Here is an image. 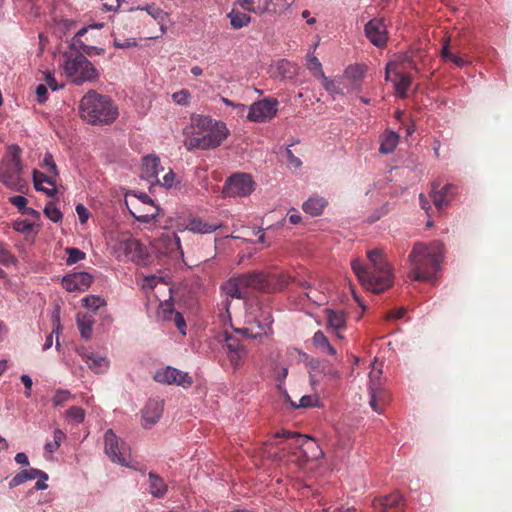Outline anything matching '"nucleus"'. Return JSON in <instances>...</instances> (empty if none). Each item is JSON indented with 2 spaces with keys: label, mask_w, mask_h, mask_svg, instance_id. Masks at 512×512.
Listing matches in <instances>:
<instances>
[{
  "label": "nucleus",
  "mask_w": 512,
  "mask_h": 512,
  "mask_svg": "<svg viewBox=\"0 0 512 512\" xmlns=\"http://www.w3.org/2000/svg\"><path fill=\"white\" fill-rule=\"evenodd\" d=\"M327 328L330 330H343L346 328L347 324V315L343 310H334L331 308H326L323 311Z\"/></svg>",
  "instance_id": "obj_25"
},
{
  "label": "nucleus",
  "mask_w": 512,
  "mask_h": 512,
  "mask_svg": "<svg viewBox=\"0 0 512 512\" xmlns=\"http://www.w3.org/2000/svg\"><path fill=\"white\" fill-rule=\"evenodd\" d=\"M456 193L457 187L454 186L453 184H446L440 190H435L434 187L432 192V200L435 207L438 210H443L445 207L449 205L450 201L453 199Z\"/></svg>",
  "instance_id": "obj_23"
},
{
  "label": "nucleus",
  "mask_w": 512,
  "mask_h": 512,
  "mask_svg": "<svg viewBox=\"0 0 512 512\" xmlns=\"http://www.w3.org/2000/svg\"><path fill=\"white\" fill-rule=\"evenodd\" d=\"M283 438L280 442H275L276 445L281 444L280 452L269 453V457L274 460L284 459L292 450L291 461L296 462L299 466L313 460H318L323 457L324 453L316 442L315 439L306 435L283 431L276 434V438Z\"/></svg>",
  "instance_id": "obj_4"
},
{
  "label": "nucleus",
  "mask_w": 512,
  "mask_h": 512,
  "mask_svg": "<svg viewBox=\"0 0 512 512\" xmlns=\"http://www.w3.org/2000/svg\"><path fill=\"white\" fill-rule=\"evenodd\" d=\"M154 380L161 384H175L184 388L189 387L193 382L187 372H183L171 366L157 370L154 374Z\"/></svg>",
  "instance_id": "obj_16"
},
{
  "label": "nucleus",
  "mask_w": 512,
  "mask_h": 512,
  "mask_svg": "<svg viewBox=\"0 0 512 512\" xmlns=\"http://www.w3.org/2000/svg\"><path fill=\"white\" fill-rule=\"evenodd\" d=\"M83 360L87 366L97 374H102L108 371L110 367V361L107 357L94 353V352H80Z\"/></svg>",
  "instance_id": "obj_22"
},
{
  "label": "nucleus",
  "mask_w": 512,
  "mask_h": 512,
  "mask_svg": "<svg viewBox=\"0 0 512 512\" xmlns=\"http://www.w3.org/2000/svg\"><path fill=\"white\" fill-rule=\"evenodd\" d=\"M104 27V23L98 22L94 23L88 26H85L81 28L75 35L76 41L80 43V46L87 52H89L90 49H97L96 47L89 46L85 43L80 42V38L83 37L86 33H88L90 30L97 29L100 30Z\"/></svg>",
  "instance_id": "obj_41"
},
{
  "label": "nucleus",
  "mask_w": 512,
  "mask_h": 512,
  "mask_svg": "<svg viewBox=\"0 0 512 512\" xmlns=\"http://www.w3.org/2000/svg\"><path fill=\"white\" fill-rule=\"evenodd\" d=\"M11 204H13L21 213L27 206V199L24 196L16 195L9 198Z\"/></svg>",
  "instance_id": "obj_58"
},
{
  "label": "nucleus",
  "mask_w": 512,
  "mask_h": 512,
  "mask_svg": "<svg viewBox=\"0 0 512 512\" xmlns=\"http://www.w3.org/2000/svg\"><path fill=\"white\" fill-rule=\"evenodd\" d=\"M403 501V497L399 492H394L385 497L379 498L374 502L375 507L381 506L383 510L398 507Z\"/></svg>",
  "instance_id": "obj_32"
},
{
  "label": "nucleus",
  "mask_w": 512,
  "mask_h": 512,
  "mask_svg": "<svg viewBox=\"0 0 512 512\" xmlns=\"http://www.w3.org/2000/svg\"><path fill=\"white\" fill-rule=\"evenodd\" d=\"M18 146H11L0 163V182L8 189L24 193L28 183L23 177V166Z\"/></svg>",
  "instance_id": "obj_7"
},
{
  "label": "nucleus",
  "mask_w": 512,
  "mask_h": 512,
  "mask_svg": "<svg viewBox=\"0 0 512 512\" xmlns=\"http://www.w3.org/2000/svg\"><path fill=\"white\" fill-rule=\"evenodd\" d=\"M381 374V367H377V360L375 359L372 364V370L369 373L370 387H373L374 390L377 389L378 381L380 379Z\"/></svg>",
  "instance_id": "obj_52"
},
{
  "label": "nucleus",
  "mask_w": 512,
  "mask_h": 512,
  "mask_svg": "<svg viewBox=\"0 0 512 512\" xmlns=\"http://www.w3.org/2000/svg\"><path fill=\"white\" fill-rule=\"evenodd\" d=\"M13 227L19 233L29 234L33 229V224L27 220H17L14 222Z\"/></svg>",
  "instance_id": "obj_55"
},
{
  "label": "nucleus",
  "mask_w": 512,
  "mask_h": 512,
  "mask_svg": "<svg viewBox=\"0 0 512 512\" xmlns=\"http://www.w3.org/2000/svg\"><path fill=\"white\" fill-rule=\"evenodd\" d=\"M223 341V348L225 349L232 366L237 368L246 355L244 346L237 337L229 334L227 331H224L223 333Z\"/></svg>",
  "instance_id": "obj_17"
},
{
  "label": "nucleus",
  "mask_w": 512,
  "mask_h": 512,
  "mask_svg": "<svg viewBox=\"0 0 512 512\" xmlns=\"http://www.w3.org/2000/svg\"><path fill=\"white\" fill-rule=\"evenodd\" d=\"M284 153H285L288 169H290L292 171H296L302 167L303 163H302L301 159L299 157H297L296 155H294V153L292 152V150L289 147H286Z\"/></svg>",
  "instance_id": "obj_45"
},
{
  "label": "nucleus",
  "mask_w": 512,
  "mask_h": 512,
  "mask_svg": "<svg viewBox=\"0 0 512 512\" xmlns=\"http://www.w3.org/2000/svg\"><path fill=\"white\" fill-rule=\"evenodd\" d=\"M162 170L160 158L155 154L146 155L142 158L141 177L151 185L159 183L158 174Z\"/></svg>",
  "instance_id": "obj_20"
},
{
  "label": "nucleus",
  "mask_w": 512,
  "mask_h": 512,
  "mask_svg": "<svg viewBox=\"0 0 512 512\" xmlns=\"http://www.w3.org/2000/svg\"><path fill=\"white\" fill-rule=\"evenodd\" d=\"M125 204L129 213L140 223H150L160 214V207L146 193L130 192L126 194Z\"/></svg>",
  "instance_id": "obj_10"
},
{
  "label": "nucleus",
  "mask_w": 512,
  "mask_h": 512,
  "mask_svg": "<svg viewBox=\"0 0 512 512\" xmlns=\"http://www.w3.org/2000/svg\"><path fill=\"white\" fill-rule=\"evenodd\" d=\"M79 113L83 120L92 125H106L114 122L118 115V107L105 95L94 90L88 91L81 99Z\"/></svg>",
  "instance_id": "obj_6"
},
{
  "label": "nucleus",
  "mask_w": 512,
  "mask_h": 512,
  "mask_svg": "<svg viewBox=\"0 0 512 512\" xmlns=\"http://www.w3.org/2000/svg\"><path fill=\"white\" fill-rule=\"evenodd\" d=\"M174 103L180 106H188L191 101V94L186 89H181L171 95Z\"/></svg>",
  "instance_id": "obj_46"
},
{
  "label": "nucleus",
  "mask_w": 512,
  "mask_h": 512,
  "mask_svg": "<svg viewBox=\"0 0 512 512\" xmlns=\"http://www.w3.org/2000/svg\"><path fill=\"white\" fill-rule=\"evenodd\" d=\"M25 478H24V474L22 472V470L20 472H18L15 476H13V478L10 480L9 482V488L10 489H13L23 483H25Z\"/></svg>",
  "instance_id": "obj_63"
},
{
  "label": "nucleus",
  "mask_w": 512,
  "mask_h": 512,
  "mask_svg": "<svg viewBox=\"0 0 512 512\" xmlns=\"http://www.w3.org/2000/svg\"><path fill=\"white\" fill-rule=\"evenodd\" d=\"M36 97L39 103H43L47 99V87L46 85L40 84L36 88Z\"/></svg>",
  "instance_id": "obj_64"
},
{
  "label": "nucleus",
  "mask_w": 512,
  "mask_h": 512,
  "mask_svg": "<svg viewBox=\"0 0 512 512\" xmlns=\"http://www.w3.org/2000/svg\"><path fill=\"white\" fill-rule=\"evenodd\" d=\"M313 345L320 350V352L334 356L336 354V349L331 345L327 336L321 331L318 330L314 333L312 337Z\"/></svg>",
  "instance_id": "obj_30"
},
{
  "label": "nucleus",
  "mask_w": 512,
  "mask_h": 512,
  "mask_svg": "<svg viewBox=\"0 0 512 512\" xmlns=\"http://www.w3.org/2000/svg\"><path fill=\"white\" fill-rule=\"evenodd\" d=\"M93 282V277L87 272H76L66 275L62 278L63 288L68 292H83L89 289Z\"/></svg>",
  "instance_id": "obj_18"
},
{
  "label": "nucleus",
  "mask_w": 512,
  "mask_h": 512,
  "mask_svg": "<svg viewBox=\"0 0 512 512\" xmlns=\"http://www.w3.org/2000/svg\"><path fill=\"white\" fill-rule=\"evenodd\" d=\"M237 2L244 10L257 13V11L255 10L257 0H237Z\"/></svg>",
  "instance_id": "obj_62"
},
{
  "label": "nucleus",
  "mask_w": 512,
  "mask_h": 512,
  "mask_svg": "<svg viewBox=\"0 0 512 512\" xmlns=\"http://www.w3.org/2000/svg\"><path fill=\"white\" fill-rule=\"evenodd\" d=\"M85 411L78 406H73L65 412V417L74 423L80 424L85 419Z\"/></svg>",
  "instance_id": "obj_44"
},
{
  "label": "nucleus",
  "mask_w": 512,
  "mask_h": 512,
  "mask_svg": "<svg viewBox=\"0 0 512 512\" xmlns=\"http://www.w3.org/2000/svg\"><path fill=\"white\" fill-rule=\"evenodd\" d=\"M399 139H400V136L395 131H392V130L386 131L381 136L379 152L382 154L392 153L396 149V147L399 143Z\"/></svg>",
  "instance_id": "obj_28"
},
{
  "label": "nucleus",
  "mask_w": 512,
  "mask_h": 512,
  "mask_svg": "<svg viewBox=\"0 0 512 512\" xmlns=\"http://www.w3.org/2000/svg\"><path fill=\"white\" fill-rule=\"evenodd\" d=\"M20 380L24 384V387H25V396L27 398H30L31 394H32V386H33L32 378L27 374H22L20 376Z\"/></svg>",
  "instance_id": "obj_61"
},
{
  "label": "nucleus",
  "mask_w": 512,
  "mask_h": 512,
  "mask_svg": "<svg viewBox=\"0 0 512 512\" xmlns=\"http://www.w3.org/2000/svg\"><path fill=\"white\" fill-rule=\"evenodd\" d=\"M221 227V224H210L200 218L189 219L183 230L197 234H210Z\"/></svg>",
  "instance_id": "obj_27"
},
{
  "label": "nucleus",
  "mask_w": 512,
  "mask_h": 512,
  "mask_svg": "<svg viewBox=\"0 0 512 512\" xmlns=\"http://www.w3.org/2000/svg\"><path fill=\"white\" fill-rule=\"evenodd\" d=\"M145 10L149 15H151L155 20L163 21L166 14L163 10L156 7L155 5H148L145 7Z\"/></svg>",
  "instance_id": "obj_57"
},
{
  "label": "nucleus",
  "mask_w": 512,
  "mask_h": 512,
  "mask_svg": "<svg viewBox=\"0 0 512 512\" xmlns=\"http://www.w3.org/2000/svg\"><path fill=\"white\" fill-rule=\"evenodd\" d=\"M288 375V368L287 367H281L276 372V380H277V388L281 395L283 396L285 401H290V395L288 391L285 388V379Z\"/></svg>",
  "instance_id": "obj_39"
},
{
  "label": "nucleus",
  "mask_w": 512,
  "mask_h": 512,
  "mask_svg": "<svg viewBox=\"0 0 512 512\" xmlns=\"http://www.w3.org/2000/svg\"><path fill=\"white\" fill-rule=\"evenodd\" d=\"M76 322L81 337L85 340L90 339L92 335V327L95 322L93 316L87 313H78L76 316Z\"/></svg>",
  "instance_id": "obj_29"
},
{
  "label": "nucleus",
  "mask_w": 512,
  "mask_h": 512,
  "mask_svg": "<svg viewBox=\"0 0 512 512\" xmlns=\"http://www.w3.org/2000/svg\"><path fill=\"white\" fill-rule=\"evenodd\" d=\"M287 402L290 403L293 408H310L319 406V398L316 395H303L298 403L292 401L291 398L290 401Z\"/></svg>",
  "instance_id": "obj_38"
},
{
  "label": "nucleus",
  "mask_w": 512,
  "mask_h": 512,
  "mask_svg": "<svg viewBox=\"0 0 512 512\" xmlns=\"http://www.w3.org/2000/svg\"><path fill=\"white\" fill-rule=\"evenodd\" d=\"M365 34L372 44L384 46L388 40L386 25L382 19H372L365 25Z\"/></svg>",
  "instance_id": "obj_19"
},
{
  "label": "nucleus",
  "mask_w": 512,
  "mask_h": 512,
  "mask_svg": "<svg viewBox=\"0 0 512 512\" xmlns=\"http://www.w3.org/2000/svg\"><path fill=\"white\" fill-rule=\"evenodd\" d=\"M278 111V101L273 98H264L253 103L247 115L252 122H266L272 119Z\"/></svg>",
  "instance_id": "obj_15"
},
{
  "label": "nucleus",
  "mask_w": 512,
  "mask_h": 512,
  "mask_svg": "<svg viewBox=\"0 0 512 512\" xmlns=\"http://www.w3.org/2000/svg\"><path fill=\"white\" fill-rule=\"evenodd\" d=\"M175 173L172 169H170L162 178V181L159 180V183H155V185H161L166 189H170L174 186L175 183Z\"/></svg>",
  "instance_id": "obj_56"
},
{
  "label": "nucleus",
  "mask_w": 512,
  "mask_h": 512,
  "mask_svg": "<svg viewBox=\"0 0 512 512\" xmlns=\"http://www.w3.org/2000/svg\"><path fill=\"white\" fill-rule=\"evenodd\" d=\"M61 67L66 77L76 85L95 81L99 77V73L92 62L79 52L64 53Z\"/></svg>",
  "instance_id": "obj_8"
},
{
  "label": "nucleus",
  "mask_w": 512,
  "mask_h": 512,
  "mask_svg": "<svg viewBox=\"0 0 512 512\" xmlns=\"http://www.w3.org/2000/svg\"><path fill=\"white\" fill-rule=\"evenodd\" d=\"M52 319L55 322V326H54V328L52 330V333L49 334L46 337L45 343L43 345V350L44 351H46V350H48V349H50L52 347V345H53V334H56L58 336V334L61 331L60 312H59V310H57L56 312L53 313Z\"/></svg>",
  "instance_id": "obj_42"
},
{
  "label": "nucleus",
  "mask_w": 512,
  "mask_h": 512,
  "mask_svg": "<svg viewBox=\"0 0 512 512\" xmlns=\"http://www.w3.org/2000/svg\"><path fill=\"white\" fill-rule=\"evenodd\" d=\"M104 449L112 462L121 466L131 467L129 446L119 439L111 429H108L104 434Z\"/></svg>",
  "instance_id": "obj_13"
},
{
  "label": "nucleus",
  "mask_w": 512,
  "mask_h": 512,
  "mask_svg": "<svg viewBox=\"0 0 512 512\" xmlns=\"http://www.w3.org/2000/svg\"><path fill=\"white\" fill-rule=\"evenodd\" d=\"M72 395L67 390H58L52 398V402L55 406H61L65 402L69 401Z\"/></svg>",
  "instance_id": "obj_53"
},
{
  "label": "nucleus",
  "mask_w": 512,
  "mask_h": 512,
  "mask_svg": "<svg viewBox=\"0 0 512 512\" xmlns=\"http://www.w3.org/2000/svg\"><path fill=\"white\" fill-rule=\"evenodd\" d=\"M33 181L34 187L38 191H43L49 196H53L57 192L55 178L52 175L35 170L33 172Z\"/></svg>",
  "instance_id": "obj_24"
},
{
  "label": "nucleus",
  "mask_w": 512,
  "mask_h": 512,
  "mask_svg": "<svg viewBox=\"0 0 512 512\" xmlns=\"http://www.w3.org/2000/svg\"><path fill=\"white\" fill-rule=\"evenodd\" d=\"M254 189L255 182L251 175L236 173L226 180L224 193L229 197H245L250 195Z\"/></svg>",
  "instance_id": "obj_14"
},
{
  "label": "nucleus",
  "mask_w": 512,
  "mask_h": 512,
  "mask_svg": "<svg viewBox=\"0 0 512 512\" xmlns=\"http://www.w3.org/2000/svg\"><path fill=\"white\" fill-rule=\"evenodd\" d=\"M168 491L164 479L155 472L148 474V492L155 498H163Z\"/></svg>",
  "instance_id": "obj_26"
},
{
  "label": "nucleus",
  "mask_w": 512,
  "mask_h": 512,
  "mask_svg": "<svg viewBox=\"0 0 512 512\" xmlns=\"http://www.w3.org/2000/svg\"><path fill=\"white\" fill-rule=\"evenodd\" d=\"M370 267L354 259L351 268L361 285L373 293H381L393 284L394 273L385 253L380 249L367 251Z\"/></svg>",
  "instance_id": "obj_1"
},
{
  "label": "nucleus",
  "mask_w": 512,
  "mask_h": 512,
  "mask_svg": "<svg viewBox=\"0 0 512 512\" xmlns=\"http://www.w3.org/2000/svg\"><path fill=\"white\" fill-rule=\"evenodd\" d=\"M285 275L271 276L263 271H254L230 278L222 285L227 297L244 299L249 289L263 292L282 290L288 285Z\"/></svg>",
  "instance_id": "obj_3"
},
{
  "label": "nucleus",
  "mask_w": 512,
  "mask_h": 512,
  "mask_svg": "<svg viewBox=\"0 0 512 512\" xmlns=\"http://www.w3.org/2000/svg\"><path fill=\"white\" fill-rule=\"evenodd\" d=\"M276 68L282 79H287L293 77L296 67L293 63L283 59L277 63Z\"/></svg>",
  "instance_id": "obj_43"
},
{
  "label": "nucleus",
  "mask_w": 512,
  "mask_h": 512,
  "mask_svg": "<svg viewBox=\"0 0 512 512\" xmlns=\"http://www.w3.org/2000/svg\"><path fill=\"white\" fill-rule=\"evenodd\" d=\"M24 474L25 481L34 480L37 478L48 480V474L37 468H29L22 470Z\"/></svg>",
  "instance_id": "obj_49"
},
{
  "label": "nucleus",
  "mask_w": 512,
  "mask_h": 512,
  "mask_svg": "<svg viewBox=\"0 0 512 512\" xmlns=\"http://www.w3.org/2000/svg\"><path fill=\"white\" fill-rule=\"evenodd\" d=\"M66 439V434L59 428H56L53 432V441L47 442L44 445V451L46 454L52 455L55 453Z\"/></svg>",
  "instance_id": "obj_33"
},
{
  "label": "nucleus",
  "mask_w": 512,
  "mask_h": 512,
  "mask_svg": "<svg viewBox=\"0 0 512 512\" xmlns=\"http://www.w3.org/2000/svg\"><path fill=\"white\" fill-rule=\"evenodd\" d=\"M228 17L230 19V24L234 29H240L247 26L251 20L249 15L235 10H232L228 14Z\"/></svg>",
  "instance_id": "obj_37"
},
{
  "label": "nucleus",
  "mask_w": 512,
  "mask_h": 512,
  "mask_svg": "<svg viewBox=\"0 0 512 512\" xmlns=\"http://www.w3.org/2000/svg\"><path fill=\"white\" fill-rule=\"evenodd\" d=\"M444 248L438 241L429 244L417 242L408 257L411 277L416 281H431L440 269Z\"/></svg>",
  "instance_id": "obj_5"
},
{
  "label": "nucleus",
  "mask_w": 512,
  "mask_h": 512,
  "mask_svg": "<svg viewBox=\"0 0 512 512\" xmlns=\"http://www.w3.org/2000/svg\"><path fill=\"white\" fill-rule=\"evenodd\" d=\"M43 165L47 170V174L52 175L54 178L58 176L56 164L53 156L50 153H46L43 159Z\"/></svg>",
  "instance_id": "obj_51"
},
{
  "label": "nucleus",
  "mask_w": 512,
  "mask_h": 512,
  "mask_svg": "<svg viewBox=\"0 0 512 512\" xmlns=\"http://www.w3.org/2000/svg\"><path fill=\"white\" fill-rule=\"evenodd\" d=\"M326 205L327 201L323 197H311L303 203L302 209L305 213L315 217L323 212Z\"/></svg>",
  "instance_id": "obj_31"
},
{
  "label": "nucleus",
  "mask_w": 512,
  "mask_h": 512,
  "mask_svg": "<svg viewBox=\"0 0 512 512\" xmlns=\"http://www.w3.org/2000/svg\"><path fill=\"white\" fill-rule=\"evenodd\" d=\"M307 68L313 73V75L317 78V79H321L323 76H325L324 72H323V69H322V64L321 62L319 61V59L313 55V54H310L307 56Z\"/></svg>",
  "instance_id": "obj_40"
},
{
  "label": "nucleus",
  "mask_w": 512,
  "mask_h": 512,
  "mask_svg": "<svg viewBox=\"0 0 512 512\" xmlns=\"http://www.w3.org/2000/svg\"><path fill=\"white\" fill-rule=\"evenodd\" d=\"M191 121V125L184 129V146L188 151L217 148L229 135V129L224 122L209 116L197 115Z\"/></svg>",
  "instance_id": "obj_2"
},
{
  "label": "nucleus",
  "mask_w": 512,
  "mask_h": 512,
  "mask_svg": "<svg viewBox=\"0 0 512 512\" xmlns=\"http://www.w3.org/2000/svg\"><path fill=\"white\" fill-rule=\"evenodd\" d=\"M320 80L323 87L327 90V92L330 93L333 98L344 93L343 83L340 80L330 79L326 75L323 76Z\"/></svg>",
  "instance_id": "obj_34"
},
{
  "label": "nucleus",
  "mask_w": 512,
  "mask_h": 512,
  "mask_svg": "<svg viewBox=\"0 0 512 512\" xmlns=\"http://www.w3.org/2000/svg\"><path fill=\"white\" fill-rule=\"evenodd\" d=\"M113 253L119 261H132L135 263H144L147 258L145 246L133 237L123 238L113 246Z\"/></svg>",
  "instance_id": "obj_12"
},
{
  "label": "nucleus",
  "mask_w": 512,
  "mask_h": 512,
  "mask_svg": "<svg viewBox=\"0 0 512 512\" xmlns=\"http://www.w3.org/2000/svg\"><path fill=\"white\" fill-rule=\"evenodd\" d=\"M76 213H77L79 220L82 224L86 223L90 217L89 210L81 203L76 205Z\"/></svg>",
  "instance_id": "obj_60"
},
{
  "label": "nucleus",
  "mask_w": 512,
  "mask_h": 512,
  "mask_svg": "<svg viewBox=\"0 0 512 512\" xmlns=\"http://www.w3.org/2000/svg\"><path fill=\"white\" fill-rule=\"evenodd\" d=\"M449 43H450V39L449 38L444 41V44H443V47H442V50H441L442 58L445 61H451L457 67H464V66H466L468 64L467 61H465L459 55L453 54L452 52H450V50H449Z\"/></svg>",
  "instance_id": "obj_35"
},
{
  "label": "nucleus",
  "mask_w": 512,
  "mask_h": 512,
  "mask_svg": "<svg viewBox=\"0 0 512 512\" xmlns=\"http://www.w3.org/2000/svg\"><path fill=\"white\" fill-rule=\"evenodd\" d=\"M406 61V56H398L386 65L385 80L393 83L395 93L399 97H405L411 85L410 77L403 72Z\"/></svg>",
  "instance_id": "obj_11"
},
{
  "label": "nucleus",
  "mask_w": 512,
  "mask_h": 512,
  "mask_svg": "<svg viewBox=\"0 0 512 512\" xmlns=\"http://www.w3.org/2000/svg\"><path fill=\"white\" fill-rule=\"evenodd\" d=\"M82 305L87 308L88 310H91L93 312H96L101 307H104L107 305L106 300L99 296V295H88L84 297L82 300Z\"/></svg>",
  "instance_id": "obj_36"
},
{
  "label": "nucleus",
  "mask_w": 512,
  "mask_h": 512,
  "mask_svg": "<svg viewBox=\"0 0 512 512\" xmlns=\"http://www.w3.org/2000/svg\"><path fill=\"white\" fill-rule=\"evenodd\" d=\"M158 284H162L166 287V284L161 282V278L155 275H149L144 277L142 287L145 290L154 289Z\"/></svg>",
  "instance_id": "obj_54"
},
{
  "label": "nucleus",
  "mask_w": 512,
  "mask_h": 512,
  "mask_svg": "<svg viewBox=\"0 0 512 512\" xmlns=\"http://www.w3.org/2000/svg\"><path fill=\"white\" fill-rule=\"evenodd\" d=\"M245 322L248 326L235 329V332L246 338L258 339L271 333V314L269 310L263 309L258 301L247 305Z\"/></svg>",
  "instance_id": "obj_9"
},
{
  "label": "nucleus",
  "mask_w": 512,
  "mask_h": 512,
  "mask_svg": "<svg viewBox=\"0 0 512 512\" xmlns=\"http://www.w3.org/2000/svg\"><path fill=\"white\" fill-rule=\"evenodd\" d=\"M165 306H167L169 313H170L171 317L173 318L174 323H175L176 327L178 328V330L181 332V334L185 335L186 334V331H185L186 323H185V320H184L183 316L181 315V313L174 312L171 309V304H166Z\"/></svg>",
  "instance_id": "obj_50"
},
{
  "label": "nucleus",
  "mask_w": 512,
  "mask_h": 512,
  "mask_svg": "<svg viewBox=\"0 0 512 512\" xmlns=\"http://www.w3.org/2000/svg\"><path fill=\"white\" fill-rule=\"evenodd\" d=\"M164 409L163 401L160 399H149L142 409V420L145 428L155 425L161 418Z\"/></svg>",
  "instance_id": "obj_21"
},
{
  "label": "nucleus",
  "mask_w": 512,
  "mask_h": 512,
  "mask_svg": "<svg viewBox=\"0 0 512 512\" xmlns=\"http://www.w3.org/2000/svg\"><path fill=\"white\" fill-rule=\"evenodd\" d=\"M44 214L51 221L57 223L62 219V213L58 207L53 203L49 202L44 209Z\"/></svg>",
  "instance_id": "obj_48"
},
{
  "label": "nucleus",
  "mask_w": 512,
  "mask_h": 512,
  "mask_svg": "<svg viewBox=\"0 0 512 512\" xmlns=\"http://www.w3.org/2000/svg\"><path fill=\"white\" fill-rule=\"evenodd\" d=\"M113 44L118 49H126V48L136 46L137 42L135 39H132V38H127V39H123V40L114 39Z\"/></svg>",
  "instance_id": "obj_59"
},
{
  "label": "nucleus",
  "mask_w": 512,
  "mask_h": 512,
  "mask_svg": "<svg viewBox=\"0 0 512 512\" xmlns=\"http://www.w3.org/2000/svg\"><path fill=\"white\" fill-rule=\"evenodd\" d=\"M68 257L66 259L67 265L75 264L85 258V253L77 248L68 247L65 249Z\"/></svg>",
  "instance_id": "obj_47"
}]
</instances>
